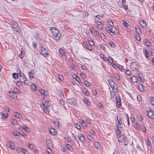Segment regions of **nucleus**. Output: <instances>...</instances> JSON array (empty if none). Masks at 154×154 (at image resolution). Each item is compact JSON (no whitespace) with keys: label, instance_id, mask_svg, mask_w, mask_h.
<instances>
[{"label":"nucleus","instance_id":"f257e3e1","mask_svg":"<svg viewBox=\"0 0 154 154\" xmlns=\"http://www.w3.org/2000/svg\"><path fill=\"white\" fill-rule=\"evenodd\" d=\"M52 32L53 37L56 41L59 40L61 36V34L59 33L57 29H51Z\"/></svg>","mask_w":154,"mask_h":154},{"label":"nucleus","instance_id":"f03ea898","mask_svg":"<svg viewBox=\"0 0 154 154\" xmlns=\"http://www.w3.org/2000/svg\"><path fill=\"white\" fill-rule=\"evenodd\" d=\"M39 52L40 54L44 57H46L48 55L47 50L42 46L40 47Z\"/></svg>","mask_w":154,"mask_h":154},{"label":"nucleus","instance_id":"7ed1b4c3","mask_svg":"<svg viewBox=\"0 0 154 154\" xmlns=\"http://www.w3.org/2000/svg\"><path fill=\"white\" fill-rule=\"evenodd\" d=\"M138 63L137 62H133L131 64V68L132 70L134 71L135 70H137V69L138 66Z\"/></svg>","mask_w":154,"mask_h":154},{"label":"nucleus","instance_id":"20e7f679","mask_svg":"<svg viewBox=\"0 0 154 154\" xmlns=\"http://www.w3.org/2000/svg\"><path fill=\"white\" fill-rule=\"evenodd\" d=\"M78 137L80 141L82 143H84L85 141V138L84 136L82 134H79L78 135Z\"/></svg>","mask_w":154,"mask_h":154},{"label":"nucleus","instance_id":"39448f33","mask_svg":"<svg viewBox=\"0 0 154 154\" xmlns=\"http://www.w3.org/2000/svg\"><path fill=\"white\" fill-rule=\"evenodd\" d=\"M9 96L12 98L16 99L17 98V95L16 93L12 91H9Z\"/></svg>","mask_w":154,"mask_h":154},{"label":"nucleus","instance_id":"423d86ee","mask_svg":"<svg viewBox=\"0 0 154 154\" xmlns=\"http://www.w3.org/2000/svg\"><path fill=\"white\" fill-rule=\"evenodd\" d=\"M147 115L151 119H154V111L152 110H150L149 112H148Z\"/></svg>","mask_w":154,"mask_h":154},{"label":"nucleus","instance_id":"0eeeda50","mask_svg":"<svg viewBox=\"0 0 154 154\" xmlns=\"http://www.w3.org/2000/svg\"><path fill=\"white\" fill-rule=\"evenodd\" d=\"M11 27L12 28L13 30H14V33H15V32H19V27L18 25L12 26H11Z\"/></svg>","mask_w":154,"mask_h":154},{"label":"nucleus","instance_id":"6e6552de","mask_svg":"<svg viewBox=\"0 0 154 154\" xmlns=\"http://www.w3.org/2000/svg\"><path fill=\"white\" fill-rule=\"evenodd\" d=\"M118 140L120 142H122L125 140L126 137L125 135H122L118 137Z\"/></svg>","mask_w":154,"mask_h":154},{"label":"nucleus","instance_id":"1a4fd4ad","mask_svg":"<svg viewBox=\"0 0 154 154\" xmlns=\"http://www.w3.org/2000/svg\"><path fill=\"white\" fill-rule=\"evenodd\" d=\"M14 143L12 141L8 142L7 143V146L11 149L14 150L15 149V147L14 146Z\"/></svg>","mask_w":154,"mask_h":154},{"label":"nucleus","instance_id":"9d476101","mask_svg":"<svg viewBox=\"0 0 154 154\" xmlns=\"http://www.w3.org/2000/svg\"><path fill=\"white\" fill-rule=\"evenodd\" d=\"M111 99L113 101L116 100L117 99L116 95V93L115 92H111Z\"/></svg>","mask_w":154,"mask_h":154},{"label":"nucleus","instance_id":"9b49d317","mask_svg":"<svg viewBox=\"0 0 154 154\" xmlns=\"http://www.w3.org/2000/svg\"><path fill=\"white\" fill-rule=\"evenodd\" d=\"M125 0H122V5L121 7L125 10L126 11L128 9V7L127 5H125Z\"/></svg>","mask_w":154,"mask_h":154},{"label":"nucleus","instance_id":"f8f14e48","mask_svg":"<svg viewBox=\"0 0 154 154\" xmlns=\"http://www.w3.org/2000/svg\"><path fill=\"white\" fill-rule=\"evenodd\" d=\"M108 82L109 85L113 89V88H115L114 85L115 84L114 82L111 80H109Z\"/></svg>","mask_w":154,"mask_h":154},{"label":"nucleus","instance_id":"ddd939ff","mask_svg":"<svg viewBox=\"0 0 154 154\" xmlns=\"http://www.w3.org/2000/svg\"><path fill=\"white\" fill-rule=\"evenodd\" d=\"M83 45H84L85 46L86 48L88 49L89 50L92 51V48L91 46L88 45L86 42H83Z\"/></svg>","mask_w":154,"mask_h":154},{"label":"nucleus","instance_id":"4468645a","mask_svg":"<svg viewBox=\"0 0 154 154\" xmlns=\"http://www.w3.org/2000/svg\"><path fill=\"white\" fill-rule=\"evenodd\" d=\"M67 101L71 104H75V100L73 98L69 99Z\"/></svg>","mask_w":154,"mask_h":154},{"label":"nucleus","instance_id":"2eb2a0df","mask_svg":"<svg viewBox=\"0 0 154 154\" xmlns=\"http://www.w3.org/2000/svg\"><path fill=\"white\" fill-rule=\"evenodd\" d=\"M138 89L141 92H143L144 91V87L142 84H139L138 85Z\"/></svg>","mask_w":154,"mask_h":154},{"label":"nucleus","instance_id":"dca6fc26","mask_svg":"<svg viewBox=\"0 0 154 154\" xmlns=\"http://www.w3.org/2000/svg\"><path fill=\"white\" fill-rule=\"evenodd\" d=\"M140 23L142 27L143 28L145 27L146 26V23L145 21L143 20L141 22H140Z\"/></svg>","mask_w":154,"mask_h":154},{"label":"nucleus","instance_id":"f3484780","mask_svg":"<svg viewBox=\"0 0 154 154\" xmlns=\"http://www.w3.org/2000/svg\"><path fill=\"white\" fill-rule=\"evenodd\" d=\"M116 100V106L118 107H120L121 105L120 98H119V99H117Z\"/></svg>","mask_w":154,"mask_h":154},{"label":"nucleus","instance_id":"a211bd4d","mask_svg":"<svg viewBox=\"0 0 154 154\" xmlns=\"http://www.w3.org/2000/svg\"><path fill=\"white\" fill-rule=\"evenodd\" d=\"M34 74V71L33 70L31 71V72H29V76L31 79H32L34 78V76H33Z\"/></svg>","mask_w":154,"mask_h":154},{"label":"nucleus","instance_id":"6ab92c4d","mask_svg":"<svg viewBox=\"0 0 154 154\" xmlns=\"http://www.w3.org/2000/svg\"><path fill=\"white\" fill-rule=\"evenodd\" d=\"M50 133L52 135H56V130L55 129L51 128V130H50Z\"/></svg>","mask_w":154,"mask_h":154},{"label":"nucleus","instance_id":"aec40b11","mask_svg":"<svg viewBox=\"0 0 154 154\" xmlns=\"http://www.w3.org/2000/svg\"><path fill=\"white\" fill-rule=\"evenodd\" d=\"M1 114L2 115V119H5L8 117V114L6 113L5 114L4 113L1 112Z\"/></svg>","mask_w":154,"mask_h":154},{"label":"nucleus","instance_id":"412c9836","mask_svg":"<svg viewBox=\"0 0 154 154\" xmlns=\"http://www.w3.org/2000/svg\"><path fill=\"white\" fill-rule=\"evenodd\" d=\"M106 30L108 32H109V33H112L113 30H114V28H112V29L109 27H108L106 28Z\"/></svg>","mask_w":154,"mask_h":154},{"label":"nucleus","instance_id":"4be33fe9","mask_svg":"<svg viewBox=\"0 0 154 154\" xmlns=\"http://www.w3.org/2000/svg\"><path fill=\"white\" fill-rule=\"evenodd\" d=\"M131 80L134 83H136L137 82V77L134 76L131 78Z\"/></svg>","mask_w":154,"mask_h":154},{"label":"nucleus","instance_id":"5701e85b","mask_svg":"<svg viewBox=\"0 0 154 154\" xmlns=\"http://www.w3.org/2000/svg\"><path fill=\"white\" fill-rule=\"evenodd\" d=\"M17 72H19L20 73L21 72V71L20 70H17ZM20 78L21 80L22 79H23V81H24L23 82V83L25 84V81H26V79L25 78H24L23 76H22L20 74Z\"/></svg>","mask_w":154,"mask_h":154},{"label":"nucleus","instance_id":"b1692460","mask_svg":"<svg viewBox=\"0 0 154 154\" xmlns=\"http://www.w3.org/2000/svg\"><path fill=\"white\" fill-rule=\"evenodd\" d=\"M31 89L32 91H36L37 90V88L34 84L31 86Z\"/></svg>","mask_w":154,"mask_h":154},{"label":"nucleus","instance_id":"393cba45","mask_svg":"<svg viewBox=\"0 0 154 154\" xmlns=\"http://www.w3.org/2000/svg\"><path fill=\"white\" fill-rule=\"evenodd\" d=\"M137 34V35H139V34L141 33V31L140 28L138 26L136 27L135 28Z\"/></svg>","mask_w":154,"mask_h":154},{"label":"nucleus","instance_id":"a878e982","mask_svg":"<svg viewBox=\"0 0 154 154\" xmlns=\"http://www.w3.org/2000/svg\"><path fill=\"white\" fill-rule=\"evenodd\" d=\"M14 116L16 117L17 118H18L19 119H21L22 117V116L21 115V114L19 113L16 112Z\"/></svg>","mask_w":154,"mask_h":154},{"label":"nucleus","instance_id":"bb28decb","mask_svg":"<svg viewBox=\"0 0 154 154\" xmlns=\"http://www.w3.org/2000/svg\"><path fill=\"white\" fill-rule=\"evenodd\" d=\"M39 91L40 92L42 95H44V96L46 95V94H45V93H46V91H45L43 90L40 89L39 90Z\"/></svg>","mask_w":154,"mask_h":154},{"label":"nucleus","instance_id":"cd10ccee","mask_svg":"<svg viewBox=\"0 0 154 154\" xmlns=\"http://www.w3.org/2000/svg\"><path fill=\"white\" fill-rule=\"evenodd\" d=\"M65 139L72 144L74 143V142L72 140L69 138L68 137H65Z\"/></svg>","mask_w":154,"mask_h":154},{"label":"nucleus","instance_id":"c85d7f7f","mask_svg":"<svg viewBox=\"0 0 154 154\" xmlns=\"http://www.w3.org/2000/svg\"><path fill=\"white\" fill-rule=\"evenodd\" d=\"M144 43L147 46H149L150 45V43L149 40H145L144 41Z\"/></svg>","mask_w":154,"mask_h":154},{"label":"nucleus","instance_id":"c756f323","mask_svg":"<svg viewBox=\"0 0 154 154\" xmlns=\"http://www.w3.org/2000/svg\"><path fill=\"white\" fill-rule=\"evenodd\" d=\"M94 147L96 148H99V147L100 146V144L98 142H96L94 143Z\"/></svg>","mask_w":154,"mask_h":154},{"label":"nucleus","instance_id":"7c9ffc66","mask_svg":"<svg viewBox=\"0 0 154 154\" xmlns=\"http://www.w3.org/2000/svg\"><path fill=\"white\" fill-rule=\"evenodd\" d=\"M117 120L118 121V125L117 126V128H122V123L120 122V119L119 120L118 119V117H117Z\"/></svg>","mask_w":154,"mask_h":154},{"label":"nucleus","instance_id":"2f4dec72","mask_svg":"<svg viewBox=\"0 0 154 154\" xmlns=\"http://www.w3.org/2000/svg\"><path fill=\"white\" fill-rule=\"evenodd\" d=\"M82 125L83 127H86L87 124L83 120H82L80 122Z\"/></svg>","mask_w":154,"mask_h":154},{"label":"nucleus","instance_id":"473e14b6","mask_svg":"<svg viewBox=\"0 0 154 154\" xmlns=\"http://www.w3.org/2000/svg\"><path fill=\"white\" fill-rule=\"evenodd\" d=\"M54 124L55 125V126L57 128H59V124L58 122L57 121H56L53 122Z\"/></svg>","mask_w":154,"mask_h":154},{"label":"nucleus","instance_id":"72a5a7b5","mask_svg":"<svg viewBox=\"0 0 154 154\" xmlns=\"http://www.w3.org/2000/svg\"><path fill=\"white\" fill-rule=\"evenodd\" d=\"M123 71L124 72H125L126 74L128 75H130L131 74V72L130 71L128 70H123Z\"/></svg>","mask_w":154,"mask_h":154},{"label":"nucleus","instance_id":"f704fd0d","mask_svg":"<svg viewBox=\"0 0 154 154\" xmlns=\"http://www.w3.org/2000/svg\"><path fill=\"white\" fill-rule=\"evenodd\" d=\"M60 53L62 56L64 55V51L62 49H60L59 50Z\"/></svg>","mask_w":154,"mask_h":154},{"label":"nucleus","instance_id":"c9c22d12","mask_svg":"<svg viewBox=\"0 0 154 154\" xmlns=\"http://www.w3.org/2000/svg\"><path fill=\"white\" fill-rule=\"evenodd\" d=\"M13 76L14 79H16L18 77V74L17 73H14L13 74Z\"/></svg>","mask_w":154,"mask_h":154},{"label":"nucleus","instance_id":"e433bc0d","mask_svg":"<svg viewBox=\"0 0 154 154\" xmlns=\"http://www.w3.org/2000/svg\"><path fill=\"white\" fill-rule=\"evenodd\" d=\"M109 44L111 48H114L115 46V44L112 42H109Z\"/></svg>","mask_w":154,"mask_h":154},{"label":"nucleus","instance_id":"4c0bfd02","mask_svg":"<svg viewBox=\"0 0 154 154\" xmlns=\"http://www.w3.org/2000/svg\"><path fill=\"white\" fill-rule=\"evenodd\" d=\"M11 123L14 125H16L17 124V121L15 119H12L11 121Z\"/></svg>","mask_w":154,"mask_h":154},{"label":"nucleus","instance_id":"58836bf2","mask_svg":"<svg viewBox=\"0 0 154 154\" xmlns=\"http://www.w3.org/2000/svg\"><path fill=\"white\" fill-rule=\"evenodd\" d=\"M140 129H141L143 131V132H146V129L145 127L143 125H142L141 126V128Z\"/></svg>","mask_w":154,"mask_h":154},{"label":"nucleus","instance_id":"ea45409f","mask_svg":"<svg viewBox=\"0 0 154 154\" xmlns=\"http://www.w3.org/2000/svg\"><path fill=\"white\" fill-rule=\"evenodd\" d=\"M114 29H115V30H113L112 34H116L118 33V30L116 29V27H114Z\"/></svg>","mask_w":154,"mask_h":154},{"label":"nucleus","instance_id":"a19ab883","mask_svg":"<svg viewBox=\"0 0 154 154\" xmlns=\"http://www.w3.org/2000/svg\"><path fill=\"white\" fill-rule=\"evenodd\" d=\"M44 111L46 114L49 112V110L47 107H45L43 109Z\"/></svg>","mask_w":154,"mask_h":154},{"label":"nucleus","instance_id":"79ce46f5","mask_svg":"<svg viewBox=\"0 0 154 154\" xmlns=\"http://www.w3.org/2000/svg\"><path fill=\"white\" fill-rule=\"evenodd\" d=\"M84 83L85 85L87 86H89L91 84V83H90L88 82V81H85L84 82Z\"/></svg>","mask_w":154,"mask_h":154},{"label":"nucleus","instance_id":"37998d69","mask_svg":"<svg viewBox=\"0 0 154 154\" xmlns=\"http://www.w3.org/2000/svg\"><path fill=\"white\" fill-rule=\"evenodd\" d=\"M116 133L117 135L119 136L121 134L120 130L119 128H117L116 130Z\"/></svg>","mask_w":154,"mask_h":154},{"label":"nucleus","instance_id":"c03bdc74","mask_svg":"<svg viewBox=\"0 0 154 154\" xmlns=\"http://www.w3.org/2000/svg\"><path fill=\"white\" fill-rule=\"evenodd\" d=\"M22 149L20 147H17L16 148V151L18 153L20 152H22Z\"/></svg>","mask_w":154,"mask_h":154},{"label":"nucleus","instance_id":"a18cd8bd","mask_svg":"<svg viewBox=\"0 0 154 154\" xmlns=\"http://www.w3.org/2000/svg\"><path fill=\"white\" fill-rule=\"evenodd\" d=\"M123 23L124 26L126 27H127L129 24L128 23L126 22L125 20H123Z\"/></svg>","mask_w":154,"mask_h":154},{"label":"nucleus","instance_id":"49530a36","mask_svg":"<svg viewBox=\"0 0 154 154\" xmlns=\"http://www.w3.org/2000/svg\"><path fill=\"white\" fill-rule=\"evenodd\" d=\"M23 81H18L16 82L17 85V86L21 85L22 84Z\"/></svg>","mask_w":154,"mask_h":154},{"label":"nucleus","instance_id":"de8ad7c7","mask_svg":"<svg viewBox=\"0 0 154 154\" xmlns=\"http://www.w3.org/2000/svg\"><path fill=\"white\" fill-rule=\"evenodd\" d=\"M140 125L139 124L137 123V124H136L135 127L136 128H137L138 130H140L141 128V127H140Z\"/></svg>","mask_w":154,"mask_h":154},{"label":"nucleus","instance_id":"09e8293b","mask_svg":"<svg viewBox=\"0 0 154 154\" xmlns=\"http://www.w3.org/2000/svg\"><path fill=\"white\" fill-rule=\"evenodd\" d=\"M18 23L15 22L14 21H12L11 24V26H15V25H18Z\"/></svg>","mask_w":154,"mask_h":154},{"label":"nucleus","instance_id":"8fccbe9b","mask_svg":"<svg viewBox=\"0 0 154 154\" xmlns=\"http://www.w3.org/2000/svg\"><path fill=\"white\" fill-rule=\"evenodd\" d=\"M82 91L85 94H86L88 96L89 94L88 92V91L86 89H84Z\"/></svg>","mask_w":154,"mask_h":154},{"label":"nucleus","instance_id":"3c124183","mask_svg":"<svg viewBox=\"0 0 154 154\" xmlns=\"http://www.w3.org/2000/svg\"><path fill=\"white\" fill-rule=\"evenodd\" d=\"M67 148L70 151H72V148L71 146L69 144L67 145Z\"/></svg>","mask_w":154,"mask_h":154},{"label":"nucleus","instance_id":"603ef678","mask_svg":"<svg viewBox=\"0 0 154 154\" xmlns=\"http://www.w3.org/2000/svg\"><path fill=\"white\" fill-rule=\"evenodd\" d=\"M108 61H110V63H112L113 62V59L111 57H108Z\"/></svg>","mask_w":154,"mask_h":154},{"label":"nucleus","instance_id":"864d4df0","mask_svg":"<svg viewBox=\"0 0 154 154\" xmlns=\"http://www.w3.org/2000/svg\"><path fill=\"white\" fill-rule=\"evenodd\" d=\"M45 107L47 108L48 107H49L50 106V104H49V101L46 102L45 103Z\"/></svg>","mask_w":154,"mask_h":154},{"label":"nucleus","instance_id":"5fc2aeb1","mask_svg":"<svg viewBox=\"0 0 154 154\" xmlns=\"http://www.w3.org/2000/svg\"><path fill=\"white\" fill-rule=\"evenodd\" d=\"M136 39L138 41H140L141 40V38L139 36V35H136Z\"/></svg>","mask_w":154,"mask_h":154},{"label":"nucleus","instance_id":"6e6d98bb","mask_svg":"<svg viewBox=\"0 0 154 154\" xmlns=\"http://www.w3.org/2000/svg\"><path fill=\"white\" fill-rule=\"evenodd\" d=\"M126 116L128 124V125H130L129 118V117H128V115L127 114H126Z\"/></svg>","mask_w":154,"mask_h":154},{"label":"nucleus","instance_id":"4d7b16f0","mask_svg":"<svg viewBox=\"0 0 154 154\" xmlns=\"http://www.w3.org/2000/svg\"><path fill=\"white\" fill-rule=\"evenodd\" d=\"M87 138L91 141H92V140H93L92 137L90 135L87 136Z\"/></svg>","mask_w":154,"mask_h":154},{"label":"nucleus","instance_id":"13d9d810","mask_svg":"<svg viewBox=\"0 0 154 154\" xmlns=\"http://www.w3.org/2000/svg\"><path fill=\"white\" fill-rule=\"evenodd\" d=\"M146 142L147 143L148 145L149 146H150L151 145V142L148 139L146 140Z\"/></svg>","mask_w":154,"mask_h":154},{"label":"nucleus","instance_id":"bf43d9fd","mask_svg":"<svg viewBox=\"0 0 154 154\" xmlns=\"http://www.w3.org/2000/svg\"><path fill=\"white\" fill-rule=\"evenodd\" d=\"M72 137H73L74 140H75V141L77 142H78V139L77 137L76 136H74V135H72Z\"/></svg>","mask_w":154,"mask_h":154},{"label":"nucleus","instance_id":"052dcab7","mask_svg":"<svg viewBox=\"0 0 154 154\" xmlns=\"http://www.w3.org/2000/svg\"><path fill=\"white\" fill-rule=\"evenodd\" d=\"M4 109L5 110V111L6 112H10V110L9 108L6 106L5 107Z\"/></svg>","mask_w":154,"mask_h":154},{"label":"nucleus","instance_id":"680f3d73","mask_svg":"<svg viewBox=\"0 0 154 154\" xmlns=\"http://www.w3.org/2000/svg\"><path fill=\"white\" fill-rule=\"evenodd\" d=\"M80 75L81 77L83 78H84V77H85L86 76V75L83 72L80 73Z\"/></svg>","mask_w":154,"mask_h":154},{"label":"nucleus","instance_id":"e2e57ef3","mask_svg":"<svg viewBox=\"0 0 154 154\" xmlns=\"http://www.w3.org/2000/svg\"><path fill=\"white\" fill-rule=\"evenodd\" d=\"M22 152H23L24 154H26V153L27 152V150L25 149H24L23 148L22 149Z\"/></svg>","mask_w":154,"mask_h":154},{"label":"nucleus","instance_id":"0e129e2a","mask_svg":"<svg viewBox=\"0 0 154 154\" xmlns=\"http://www.w3.org/2000/svg\"><path fill=\"white\" fill-rule=\"evenodd\" d=\"M59 79L61 81L62 80H63V77L60 75H58Z\"/></svg>","mask_w":154,"mask_h":154},{"label":"nucleus","instance_id":"69168bd1","mask_svg":"<svg viewBox=\"0 0 154 154\" xmlns=\"http://www.w3.org/2000/svg\"><path fill=\"white\" fill-rule=\"evenodd\" d=\"M48 149H49V151H47L48 154H53V153L52 151H51V149L49 148Z\"/></svg>","mask_w":154,"mask_h":154},{"label":"nucleus","instance_id":"338daca9","mask_svg":"<svg viewBox=\"0 0 154 154\" xmlns=\"http://www.w3.org/2000/svg\"><path fill=\"white\" fill-rule=\"evenodd\" d=\"M103 26L102 25H100L99 26H97V28L100 30L102 29Z\"/></svg>","mask_w":154,"mask_h":154},{"label":"nucleus","instance_id":"774afa93","mask_svg":"<svg viewBox=\"0 0 154 154\" xmlns=\"http://www.w3.org/2000/svg\"><path fill=\"white\" fill-rule=\"evenodd\" d=\"M151 103L152 105L154 106V97H152L151 98Z\"/></svg>","mask_w":154,"mask_h":154}]
</instances>
